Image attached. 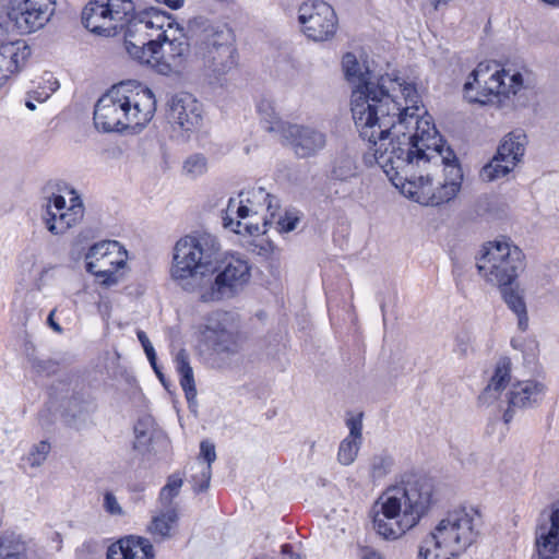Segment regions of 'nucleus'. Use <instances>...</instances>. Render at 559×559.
<instances>
[{
    "label": "nucleus",
    "instance_id": "nucleus-1",
    "mask_svg": "<svg viewBox=\"0 0 559 559\" xmlns=\"http://www.w3.org/2000/svg\"><path fill=\"white\" fill-rule=\"evenodd\" d=\"M342 69L352 85L350 110L367 165L377 164L401 192L424 205L451 201L461 189V167L421 106L416 83L400 72L374 80L366 60L346 52Z\"/></svg>",
    "mask_w": 559,
    "mask_h": 559
},
{
    "label": "nucleus",
    "instance_id": "nucleus-2",
    "mask_svg": "<svg viewBox=\"0 0 559 559\" xmlns=\"http://www.w3.org/2000/svg\"><path fill=\"white\" fill-rule=\"evenodd\" d=\"M431 497L432 485L423 478L386 488L372 506V528L384 540L400 539L419 523Z\"/></svg>",
    "mask_w": 559,
    "mask_h": 559
},
{
    "label": "nucleus",
    "instance_id": "nucleus-3",
    "mask_svg": "<svg viewBox=\"0 0 559 559\" xmlns=\"http://www.w3.org/2000/svg\"><path fill=\"white\" fill-rule=\"evenodd\" d=\"M156 111V98L151 88L138 81L120 82L96 103L94 124L103 132H120L145 127Z\"/></svg>",
    "mask_w": 559,
    "mask_h": 559
},
{
    "label": "nucleus",
    "instance_id": "nucleus-4",
    "mask_svg": "<svg viewBox=\"0 0 559 559\" xmlns=\"http://www.w3.org/2000/svg\"><path fill=\"white\" fill-rule=\"evenodd\" d=\"M481 526L483 514L478 508H455L421 540L418 558L456 559L476 543Z\"/></svg>",
    "mask_w": 559,
    "mask_h": 559
},
{
    "label": "nucleus",
    "instance_id": "nucleus-5",
    "mask_svg": "<svg viewBox=\"0 0 559 559\" xmlns=\"http://www.w3.org/2000/svg\"><path fill=\"white\" fill-rule=\"evenodd\" d=\"M219 250L217 238L211 234L180 238L174 247L171 278L185 290L194 292L213 270Z\"/></svg>",
    "mask_w": 559,
    "mask_h": 559
},
{
    "label": "nucleus",
    "instance_id": "nucleus-6",
    "mask_svg": "<svg viewBox=\"0 0 559 559\" xmlns=\"http://www.w3.org/2000/svg\"><path fill=\"white\" fill-rule=\"evenodd\" d=\"M264 188L241 191L230 198L223 212V226L239 235L258 236L266 231L278 207Z\"/></svg>",
    "mask_w": 559,
    "mask_h": 559
},
{
    "label": "nucleus",
    "instance_id": "nucleus-7",
    "mask_svg": "<svg viewBox=\"0 0 559 559\" xmlns=\"http://www.w3.org/2000/svg\"><path fill=\"white\" fill-rule=\"evenodd\" d=\"M523 86L520 72H510L495 62H479L463 85L468 103L501 106Z\"/></svg>",
    "mask_w": 559,
    "mask_h": 559
},
{
    "label": "nucleus",
    "instance_id": "nucleus-8",
    "mask_svg": "<svg viewBox=\"0 0 559 559\" xmlns=\"http://www.w3.org/2000/svg\"><path fill=\"white\" fill-rule=\"evenodd\" d=\"M525 267L524 252L508 238L486 242L477 260L480 276L496 286L514 284Z\"/></svg>",
    "mask_w": 559,
    "mask_h": 559
},
{
    "label": "nucleus",
    "instance_id": "nucleus-9",
    "mask_svg": "<svg viewBox=\"0 0 559 559\" xmlns=\"http://www.w3.org/2000/svg\"><path fill=\"white\" fill-rule=\"evenodd\" d=\"M197 56L210 78L221 80L237 66L233 33L225 26L205 28L197 46Z\"/></svg>",
    "mask_w": 559,
    "mask_h": 559
},
{
    "label": "nucleus",
    "instance_id": "nucleus-10",
    "mask_svg": "<svg viewBox=\"0 0 559 559\" xmlns=\"http://www.w3.org/2000/svg\"><path fill=\"white\" fill-rule=\"evenodd\" d=\"M132 0H90L82 10V23L92 33L111 37L134 15Z\"/></svg>",
    "mask_w": 559,
    "mask_h": 559
},
{
    "label": "nucleus",
    "instance_id": "nucleus-11",
    "mask_svg": "<svg viewBox=\"0 0 559 559\" xmlns=\"http://www.w3.org/2000/svg\"><path fill=\"white\" fill-rule=\"evenodd\" d=\"M128 251L117 240H103L90 247L85 254L86 271L105 286L117 285L124 275Z\"/></svg>",
    "mask_w": 559,
    "mask_h": 559
},
{
    "label": "nucleus",
    "instance_id": "nucleus-12",
    "mask_svg": "<svg viewBox=\"0 0 559 559\" xmlns=\"http://www.w3.org/2000/svg\"><path fill=\"white\" fill-rule=\"evenodd\" d=\"M200 334L201 341L213 352L227 356L238 354L245 343L238 317L228 311L212 312L201 328Z\"/></svg>",
    "mask_w": 559,
    "mask_h": 559
},
{
    "label": "nucleus",
    "instance_id": "nucleus-13",
    "mask_svg": "<svg viewBox=\"0 0 559 559\" xmlns=\"http://www.w3.org/2000/svg\"><path fill=\"white\" fill-rule=\"evenodd\" d=\"M190 45L179 26L170 27L164 33H158V47L150 62L151 66L163 75L180 74L187 66Z\"/></svg>",
    "mask_w": 559,
    "mask_h": 559
},
{
    "label": "nucleus",
    "instance_id": "nucleus-14",
    "mask_svg": "<svg viewBox=\"0 0 559 559\" xmlns=\"http://www.w3.org/2000/svg\"><path fill=\"white\" fill-rule=\"evenodd\" d=\"M84 212L81 197L71 190L69 204L61 194H52L47 198L41 206L40 218L51 235L61 236L82 222Z\"/></svg>",
    "mask_w": 559,
    "mask_h": 559
},
{
    "label": "nucleus",
    "instance_id": "nucleus-15",
    "mask_svg": "<svg viewBox=\"0 0 559 559\" xmlns=\"http://www.w3.org/2000/svg\"><path fill=\"white\" fill-rule=\"evenodd\" d=\"M251 267L248 261L240 255H230L223 262L222 271L207 287H202L200 298L202 301H219L234 297L251 277Z\"/></svg>",
    "mask_w": 559,
    "mask_h": 559
},
{
    "label": "nucleus",
    "instance_id": "nucleus-16",
    "mask_svg": "<svg viewBox=\"0 0 559 559\" xmlns=\"http://www.w3.org/2000/svg\"><path fill=\"white\" fill-rule=\"evenodd\" d=\"M298 21L302 33L313 41H326L334 37L337 16L324 1H309L299 7Z\"/></svg>",
    "mask_w": 559,
    "mask_h": 559
},
{
    "label": "nucleus",
    "instance_id": "nucleus-17",
    "mask_svg": "<svg viewBox=\"0 0 559 559\" xmlns=\"http://www.w3.org/2000/svg\"><path fill=\"white\" fill-rule=\"evenodd\" d=\"M56 0H10L8 17L20 34L43 28L55 13Z\"/></svg>",
    "mask_w": 559,
    "mask_h": 559
},
{
    "label": "nucleus",
    "instance_id": "nucleus-18",
    "mask_svg": "<svg viewBox=\"0 0 559 559\" xmlns=\"http://www.w3.org/2000/svg\"><path fill=\"white\" fill-rule=\"evenodd\" d=\"M168 105L169 122L190 134L198 132L203 126V105L190 93L180 92L170 97Z\"/></svg>",
    "mask_w": 559,
    "mask_h": 559
},
{
    "label": "nucleus",
    "instance_id": "nucleus-19",
    "mask_svg": "<svg viewBox=\"0 0 559 559\" xmlns=\"http://www.w3.org/2000/svg\"><path fill=\"white\" fill-rule=\"evenodd\" d=\"M548 388L546 383L537 379H527L512 383L507 396V408L502 419L509 424L513 419L516 409L534 408L542 404Z\"/></svg>",
    "mask_w": 559,
    "mask_h": 559
},
{
    "label": "nucleus",
    "instance_id": "nucleus-20",
    "mask_svg": "<svg viewBox=\"0 0 559 559\" xmlns=\"http://www.w3.org/2000/svg\"><path fill=\"white\" fill-rule=\"evenodd\" d=\"M124 28V46L130 57L142 64L150 62V58L156 53L158 40L153 38V32H147L139 13L134 11L133 17Z\"/></svg>",
    "mask_w": 559,
    "mask_h": 559
},
{
    "label": "nucleus",
    "instance_id": "nucleus-21",
    "mask_svg": "<svg viewBox=\"0 0 559 559\" xmlns=\"http://www.w3.org/2000/svg\"><path fill=\"white\" fill-rule=\"evenodd\" d=\"M283 136L300 158L317 155L326 144L325 133L307 126L288 124L283 129Z\"/></svg>",
    "mask_w": 559,
    "mask_h": 559
},
{
    "label": "nucleus",
    "instance_id": "nucleus-22",
    "mask_svg": "<svg viewBox=\"0 0 559 559\" xmlns=\"http://www.w3.org/2000/svg\"><path fill=\"white\" fill-rule=\"evenodd\" d=\"M216 460L215 445L204 440L200 444V454L189 467L190 481L194 491L206 490L212 477V463Z\"/></svg>",
    "mask_w": 559,
    "mask_h": 559
},
{
    "label": "nucleus",
    "instance_id": "nucleus-23",
    "mask_svg": "<svg viewBox=\"0 0 559 559\" xmlns=\"http://www.w3.org/2000/svg\"><path fill=\"white\" fill-rule=\"evenodd\" d=\"M154 548L147 538L129 536L109 546L107 559H154Z\"/></svg>",
    "mask_w": 559,
    "mask_h": 559
},
{
    "label": "nucleus",
    "instance_id": "nucleus-24",
    "mask_svg": "<svg viewBox=\"0 0 559 559\" xmlns=\"http://www.w3.org/2000/svg\"><path fill=\"white\" fill-rule=\"evenodd\" d=\"M536 549L540 559H555L559 555V508L550 515V525L536 531Z\"/></svg>",
    "mask_w": 559,
    "mask_h": 559
},
{
    "label": "nucleus",
    "instance_id": "nucleus-25",
    "mask_svg": "<svg viewBox=\"0 0 559 559\" xmlns=\"http://www.w3.org/2000/svg\"><path fill=\"white\" fill-rule=\"evenodd\" d=\"M349 430L348 436L342 440L337 451V461L344 466L353 464L358 455L362 442V421L361 415L350 417L346 420Z\"/></svg>",
    "mask_w": 559,
    "mask_h": 559
},
{
    "label": "nucleus",
    "instance_id": "nucleus-26",
    "mask_svg": "<svg viewBox=\"0 0 559 559\" xmlns=\"http://www.w3.org/2000/svg\"><path fill=\"white\" fill-rule=\"evenodd\" d=\"M507 307L516 316L518 328L522 332L528 329L527 307L524 298V290L519 284H507L498 286Z\"/></svg>",
    "mask_w": 559,
    "mask_h": 559
},
{
    "label": "nucleus",
    "instance_id": "nucleus-27",
    "mask_svg": "<svg viewBox=\"0 0 559 559\" xmlns=\"http://www.w3.org/2000/svg\"><path fill=\"white\" fill-rule=\"evenodd\" d=\"M178 520L179 515L175 508L162 510L152 516L147 532L155 542L170 539L176 533Z\"/></svg>",
    "mask_w": 559,
    "mask_h": 559
},
{
    "label": "nucleus",
    "instance_id": "nucleus-28",
    "mask_svg": "<svg viewBox=\"0 0 559 559\" xmlns=\"http://www.w3.org/2000/svg\"><path fill=\"white\" fill-rule=\"evenodd\" d=\"M174 361L179 374L180 385L185 392L189 406H191L197 400V386L188 352L185 348L179 349L175 355Z\"/></svg>",
    "mask_w": 559,
    "mask_h": 559
},
{
    "label": "nucleus",
    "instance_id": "nucleus-29",
    "mask_svg": "<svg viewBox=\"0 0 559 559\" xmlns=\"http://www.w3.org/2000/svg\"><path fill=\"white\" fill-rule=\"evenodd\" d=\"M527 138L522 130L512 131L503 138L496 155L506 163L514 162L516 166L524 156Z\"/></svg>",
    "mask_w": 559,
    "mask_h": 559
},
{
    "label": "nucleus",
    "instance_id": "nucleus-30",
    "mask_svg": "<svg viewBox=\"0 0 559 559\" xmlns=\"http://www.w3.org/2000/svg\"><path fill=\"white\" fill-rule=\"evenodd\" d=\"M139 15L141 20H143V24L146 26L147 32H153V38L155 40H158V33H164L166 29H170V27L178 26L165 12L153 8L139 13Z\"/></svg>",
    "mask_w": 559,
    "mask_h": 559
},
{
    "label": "nucleus",
    "instance_id": "nucleus-31",
    "mask_svg": "<svg viewBox=\"0 0 559 559\" xmlns=\"http://www.w3.org/2000/svg\"><path fill=\"white\" fill-rule=\"evenodd\" d=\"M0 559H27V544L15 535L1 536Z\"/></svg>",
    "mask_w": 559,
    "mask_h": 559
},
{
    "label": "nucleus",
    "instance_id": "nucleus-32",
    "mask_svg": "<svg viewBox=\"0 0 559 559\" xmlns=\"http://www.w3.org/2000/svg\"><path fill=\"white\" fill-rule=\"evenodd\" d=\"M394 466V459L386 452L374 454L369 460V477L378 481L386 477Z\"/></svg>",
    "mask_w": 559,
    "mask_h": 559
},
{
    "label": "nucleus",
    "instance_id": "nucleus-33",
    "mask_svg": "<svg viewBox=\"0 0 559 559\" xmlns=\"http://www.w3.org/2000/svg\"><path fill=\"white\" fill-rule=\"evenodd\" d=\"M514 167V162L506 163L504 159L495 155L492 159L481 168L480 178L488 182L498 180L510 174Z\"/></svg>",
    "mask_w": 559,
    "mask_h": 559
},
{
    "label": "nucleus",
    "instance_id": "nucleus-34",
    "mask_svg": "<svg viewBox=\"0 0 559 559\" xmlns=\"http://www.w3.org/2000/svg\"><path fill=\"white\" fill-rule=\"evenodd\" d=\"M512 362L509 357H500L488 379V384L506 391L511 381Z\"/></svg>",
    "mask_w": 559,
    "mask_h": 559
},
{
    "label": "nucleus",
    "instance_id": "nucleus-35",
    "mask_svg": "<svg viewBox=\"0 0 559 559\" xmlns=\"http://www.w3.org/2000/svg\"><path fill=\"white\" fill-rule=\"evenodd\" d=\"M257 108H258V112H259L262 121L265 122V129L267 131H270V132L282 131L283 132V129H285L286 127H284V123L282 122V120L280 119V117L275 110L274 104L270 99L262 98L258 103Z\"/></svg>",
    "mask_w": 559,
    "mask_h": 559
},
{
    "label": "nucleus",
    "instance_id": "nucleus-36",
    "mask_svg": "<svg viewBox=\"0 0 559 559\" xmlns=\"http://www.w3.org/2000/svg\"><path fill=\"white\" fill-rule=\"evenodd\" d=\"M96 409L94 400L82 394L73 395L67 405L68 414L73 418H85Z\"/></svg>",
    "mask_w": 559,
    "mask_h": 559
},
{
    "label": "nucleus",
    "instance_id": "nucleus-37",
    "mask_svg": "<svg viewBox=\"0 0 559 559\" xmlns=\"http://www.w3.org/2000/svg\"><path fill=\"white\" fill-rule=\"evenodd\" d=\"M356 163L348 155L340 156L335 159L332 169V177L336 180H347L356 175Z\"/></svg>",
    "mask_w": 559,
    "mask_h": 559
},
{
    "label": "nucleus",
    "instance_id": "nucleus-38",
    "mask_svg": "<svg viewBox=\"0 0 559 559\" xmlns=\"http://www.w3.org/2000/svg\"><path fill=\"white\" fill-rule=\"evenodd\" d=\"M504 394V390L498 389L493 385L487 383V385L483 389L480 394L478 395V404L485 407H497L502 408V405L507 404V399L502 400V395Z\"/></svg>",
    "mask_w": 559,
    "mask_h": 559
},
{
    "label": "nucleus",
    "instance_id": "nucleus-39",
    "mask_svg": "<svg viewBox=\"0 0 559 559\" xmlns=\"http://www.w3.org/2000/svg\"><path fill=\"white\" fill-rule=\"evenodd\" d=\"M182 486V479L177 475L168 477L167 484L160 489L159 501L163 506L169 507L173 499L179 495Z\"/></svg>",
    "mask_w": 559,
    "mask_h": 559
},
{
    "label": "nucleus",
    "instance_id": "nucleus-40",
    "mask_svg": "<svg viewBox=\"0 0 559 559\" xmlns=\"http://www.w3.org/2000/svg\"><path fill=\"white\" fill-rule=\"evenodd\" d=\"M183 169L192 178L202 176L207 170V159L200 153L192 154L185 160Z\"/></svg>",
    "mask_w": 559,
    "mask_h": 559
},
{
    "label": "nucleus",
    "instance_id": "nucleus-41",
    "mask_svg": "<svg viewBox=\"0 0 559 559\" xmlns=\"http://www.w3.org/2000/svg\"><path fill=\"white\" fill-rule=\"evenodd\" d=\"M474 336L468 331H460L454 338L453 352L460 357H467L474 350Z\"/></svg>",
    "mask_w": 559,
    "mask_h": 559
},
{
    "label": "nucleus",
    "instance_id": "nucleus-42",
    "mask_svg": "<svg viewBox=\"0 0 559 559\" xmlns=\"http://www.w3.org/2000/svg\"><path fill=\"white\" fill-rule=\"evenodd\" d=\"M50 444L47 441H39L34 444L27 456V462L33 467L40 466L47 459L50 452Z\"/></svg>",
    "mask_w": 559,
    "mask_h": 559
},
{
    "label": "nucleus",
    "instance_id": "nucleus-43",
    "mask_svg": "<svg viewBox=\"0 0 559 559\" xmlns=\"http://www.w3.org/2000/svg\"><path fill=\"white\" fill-rule=\"evenodd\" d=\"M146 420H139L134 426L135 441L133 448L141 452L147 450V444L151 440V435L146 427Z\"/></svg>",
    "mask_w": 559,
    "mask_h": 559
},
{
    "label": "nucleus",
    "instance_id": "nucleus-44",
    "mask_svg": "<svg viewBox=\"0 0 559 559\" xmlns=\"http://www.w3.org/2000/svg\"><path fill=\"white\" fill-rule=\"evenodd\" d=\"M300 216L296 211H286L277 221V229L281 233H289L297 228Z\"/></svg>",
    "mask_w": 559,
    "mask_h": 559
},
{
    "label": "nucleus",
    "instance_id": "nucleus-45",
    "mask_svg": "<svg viewBox=\"0 0 559 559\" xmlns=\"http://www.w3.org/2000/svg\"><path fill=\"white\" fill-rule=\"evenodd\" d=\"M103 508L108 514L112 516H122L124 514V511L120 506L117 497L110 491H106L104 493Z\"/></svg>",
    "mask_w": 559,
    "mask_h": 559
},
{
    "label": "nucleus",
    "instance_id": "nucleus-46",
    "mask_svg": "<svg viewBox=\"0 0 559 559\" xmlns=\"http://www.w3.org/2000/svg\"><path fill=\"white\" fill-rule=\"evenodd\" d=\"M136 336L144 349L145 355L153 357V350H155V349H154L151 341L148 340L146 333L142 330H139L136 332Z\"/></svg>",
    "mask_w": 559,
    "mask_h": 559
},
{
    "label": "nucleus",
    "instance_id": "nucleus-47",
    "mask_svg": "<svg viewBox=\"0 0 559 559\" xmlns=\"http://www.w3.org/2000/svg\"><path fill=\"white\" fill-rule=\"evenodd\" d=\"M282 555L284 559H300L299 555L294 552L293 546L289 544L282 546Z\"/></svg>",
    "mask_w": 559,
    "mask_h": 559
},
{
    "label": "nucleus",
    "instance_id": "nucleus-48",
    "mask_svg": "<svg viewBox=\"0 0 559 559\" xmlns=\"http://www.w3.org/2000/svg\"><path fill=\"white\" fill-rule=\"evenodd\" d=\"M146 357H147L152 368L154 369L156 376L159 378V380L162 382H164V374L160 371V369H159V367L157 366V362H156V353H155V350H153V357H151V356H146Z\"/></svg>",
    "mask_w": 559,
    "mask_h": 559
},
{
    "label": "nucleus",
    "instance_id": "nucleus-49",
    "mask_svg": "<svg viewBox=\"0 0 559 559\" xmlns=\"http://www.w3.org/2000/svg\"><path fill=\"white\" fill-rule=\"evenodd\" d=\"M55 313H56V309L51 310L48 318H47V323L48 325L57 333H62V328L60 326L59 323H57L53 319L55 317Z\"/></svg>",
    "mask_w": 559,
    "mask_h": 559
},
{
    "label": "nucleus",
    "instance_id": "nucleus-50",
    "mask_svg": "<svg viewBox=\"0 0 559 559\" xmlns=\"http://www.w3.org/2000/svg\"><path fill=\"white\" fill-rule=\"evenodd\" d=\"M158 3H164L173 10H177L182 7L183 0H155Z\"/></svg>",
    "mask_w": 559,
    "mask_h": 559
},
{
    "label": "nucleus",
    "instance_id": "nucleus-51",
    "mask_svg": "<svg viewBox=\"0 0 559 559\" xmlns=\"http://www.w3.org/2000/svg\"><path fill=\"white\" fill-rule=\"evenodd\" d=\"M450 1L451 0H435L432 4L435 10H440L442 7L448 5Z\"/></svg>",
    "mask_w": 559,
    "mask_h": 559
},
{
    "label": "nucleus",
    "instance_id": "nucleus-52",
    "mask_svg": "<svg viewBox=\"0 0 559 559\" xmlns=\"http://www.w3.org/2000/svg\"><path fill=\"white\" fill-rule=\"evenodd\" d=\"M547 5H550L552 8H559V0H540Z\"/></svg>",
    "mask_w": 559,
    "mask_h": 559
},
{
    "label": "nucleus",
    "instance_id": "nucleus-53",
    "mask_svg": "<svg viewBox=\"0 0 559 559\" xmlns=\"http://www.w3.org/2000/svg\"><path fill=\"white\" fill-rule=\"evenodd\" d=\"M26 106H27L29 109H32V110H34V109H35V105H34V104H32L31 102H27V103H26Z\"/></svg>",
    "mask_w": 559,
    "mask_h": 559
}]
</instances>
